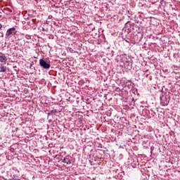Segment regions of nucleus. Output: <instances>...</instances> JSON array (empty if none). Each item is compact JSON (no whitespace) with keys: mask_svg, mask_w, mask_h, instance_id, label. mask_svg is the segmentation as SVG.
I'll return each instance as SVG.
<instances>
[{"mask_svg":"<svg viewBox=\"0 0 180 180\" xmlns=\"http://www.w3.org/2000/svg\"><path fill=\"white\" fill-rule=\"evenodd\" d=\"M2 29V25L0 24V30Z\"/></svg>","mask_w":180,"mask_h":180,"instance_id":"obj_8","label":"nucleus"},{"mask_svg":"<svg viewBox=\"0 0 180 180\" xmlns=\"http://www.w3.org/2000/svg\"><path fill=\"white\" fill-rule=\"evenodd\" d=\"M0 18H2V15H1V13H0Z\"/></svg>","mask_w":180,"mask_h":180,"instance_id":"obj_9","label":"nucleus"},{"mask_svg":"<svg viewBox=\"0 0 180 180\" xmlns=\"http://www.w3.org/2000/svg\"><path fill=\"white\" fill-rule=\"evenodd\" d=\"M0 72H6V66H4V65L0 64Z\"/></svg>","mask_w":180,"mask_h":180,"instance_id":"obj_6","label":"nucleus"},{"mask_svg":"<svg viewBox=\"0 0 180 180\" xmlns=\"http://www.w3.org/2000/svg\"><path fill=\"white\" fill-rule=\"evenodd\" d=\"M6 61H8V58H6V56L4 53H1L0 55V62L6 63Z\"/></svg>","mask_w":180,"mask_h":180,"instance_id":"obj_4","label":"nucleus"},{"mask_svg":"<svg viewBox=\"0 0 180 180\" xmlns=\"http://www.w3.org/2000/svg\"><path fill=\"white\" fill-rule=\"evenodd\" d=\"M11 34H16V28L12 27L7 30L6 36L9 37V36H11Z\"/></svg>","mask_w":180,"mask_h":180,"instance_id":"obj_2","label":"nucleus"},{"mask_svg":"<svg viewBox=\"0 0 180 180\" xmlns=\"http://www.w3.org/2000/svg\"><path fill=\"white\" fill-rule=\"evenodd\" d=\"M39 65L44 70H50V67H51L50 63H47L46 62V60L43 59L39 60Z\"/></svg>","mask_w":180,"mask_h":180,"instance_id":"obj_1","label":"nucleus"},{"mask_svg":"<svg viewBox=\"0 0 180 180\" xmlns=\"http://www.w3.org/2000/svg\"><path fill=\"white\" fill-rule=\"evenodd\" d=\"M92 160L94 159L90 160L89 162H91V165H95V163H92Z\"/></svg>","mask_w":180,"mask_h":180,"instance_id":"obj_7","label":"nucleus"},{"mask_svg":"<svg viewBox=\"0 0 180 180\" xmlns=\"http://www.w3.org/2000/svg\"><path fill=\"white\" fill-rule=\"evenodd\" d=\"M131 165L134 168H136L137 165H140V162H139L138 158L133 159V162H131Z\"/></svg>","mask_w":180,"mask_h":180,"instance_id":"obj_3","label":"nucleus"},{"mask_svg":"<svg viewBox=\"0 0 180 180\" xmlns=\"http://www.w3.org/2000/svg\"><path fill=\"white\" fill-rule=\"evenodd\" d=\"M62 162H64V165H68V164H71V160L68 158H63Z\"/></svg>","mask_w":180,"mask_h":180,"instance_id":"obj_5","label":"nucleus"},{"mask_svg":"<svg viewBox=\"0 0 180 180\" xmlns=\"http://www.w3.org/2000/svg\"><path fill=\"white\" fill-rule=\"evenodd\" d=\"M19 180V179H18Z\"/></svg>","mask_w":180,"mask_h":180,"instance_id":"obj_10","label":"nucleus"}]
</instances>
